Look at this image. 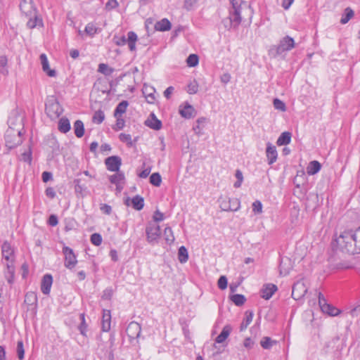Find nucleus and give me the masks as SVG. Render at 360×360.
I'll use <instances>...</instances> for the list:
<instances>
[{"mask_svg": "<svg viewBox=\"0 0 360 360\" xmlns=\"http://www.w3.org/2000/svg\"><path fill=\"white\" fill-rule=\"evenodd\" d=\"M231 7L229 9V16L221 20V23L226 30H238L242 21L243 11H250V5L243 0H229Z\"/></svg>", "mask_w": 360, "mask_h": 360, "instance_id": "obj_1", "label": "nucleus"}, {"mask_svg": "<svg viewBox=\"0 0 360 360\" xmlns=\"http://www.w3.org/2000/svg\"><path fill=\"white\" fill-rule=\"evenodd\" d=\"M354 241L352 229L345 231L335 240L337 250L349 255L359 254Z\"/></svg>", "mask_w": 360, "mask_h": 360, "instance_id": "obj_2", "label": "nucleus"}, {"mask_svg": "<svg viewBox=\"0 0 360 360\" xmlns=\"http://www.w3.org/2000/svg\"><path fill=\"white\" fill-rule=\"evenodd\" d=\"M295 46V42L294 39L288 35H286L279 41L278 45H274L270 48L269 54L273 58H276L277 56L281 55L283 53L290 51Z\"/></svg>", "mask_w": 360, "mask_h": 360, "instance_id": "obj_3", "label": "nucleus"}, {"mask_svg": "<svg viewBox=\"0 0 360 360\" xmlns=\"http://www.w3.org/2000/svg\"><path fill=\"white\" fill-rule=\"evenodd\" d=\"M22 129H15L11 127V129H7L5 134L6 146L10 150L16 148L22 143Z\"/></svg>", "mask_w": 360, "mask_h": 360, "instance_id": "obj_4", "label": "nucleus"}, {"mask_svg": "<svg viewBox=\"0 0 360 360\" xmlns=\"http://www.w3.org/2000/svg\"><path fill=\"white\" fill-rule=\"evenodd\" d=\"M137 40L138 36L133 31H130L127 33V37H126L124 35L122 37L115 35L112 38V41L117 46H122L127 44L129 49L131 51H136V42L137 41Z\"/></svg>", "mask_w": 360, "mask_h": 360, "instance_id": "obj_5", "label": "nucleus"}, {"mask_svg": "<svg viewBox=\"0 0 360 360\" xmlns=\"http://www.w3.org/2000/svg\"><path fill=\"white\" fill-rule=\"evenodd\" d=\"M45 106L46 113L51 120L59 117L63 112V108L60 103L53 96L46 101Z\"/></svg>", "mask_w": 360, "mask_h": 360, "instance_id": "obj_6", "label": "nucleus"}, {"mask_svg": "<svg viewBox=\"0 0 360 360\" xmlns=\"http://www.w3.org/2000/svg\"><path fill=\"white\" fill-rule=\"evenodd\" d=\"M146 240L153 245L158 243L161 236L160 226L154 222H148L146 227Z\"/></svg>", "mask_w": 360, "mask_h": 360, "instance_id": "obj_7", "label": "nucleus"}, {"mask_svg": "<svg viewBox=\"0 0 360 360\" xmlns=\"http://www.w3.org/2000/svg\"><path fill=\"white\" fill-rule=\"evenodd\" d=\"M319 304L321 311L329 316H336L341 313L340 309L327 302V300L321 292L319 293Z\"/></svg>", "mask_w": 360, "mask_h": 360, "instance_id": "obj_8", "label": "nucleus"}, {"mask_svg": "<svg viewBox=\"0 0 360 360\" xmlns=\"http://www.w3.org/2000/svg\"><path fill=\"white\" fill-rule=\"evenodd\" d=\"M62 252L65 255V266L67 269L72 270L77 263V257L73 250L68 246L64 245Z\"/></svg>", "mask_w": 360, "mask_h": 360, "instance_id": "obj_9", "label": "nucleus"}, {"mask_svg": "<svg viewBox=\"0 0 360 360\" xmlns=\"http://www.w3.org/2000/svg\"><path fill=\"white\" fill-rule=\"evenodd\" d=\"M220 208L223 211H238L240 206V202L238 198L220 199Z\"/></svg>", "mask_w": 360, "mask_h": 360, "instance_id": "obj_10", "label": "nucleus"}, {"mask_svg": "<svg viewBox=\"0 0 360 360\" xmlns=\"http://www.w3.org/2000/svg\"><path fill=\"white\" fill-rule=\"evenodd\" d=\"M106 169L110 172H119L122 165V158L118 155H111L104 160Z\"/></svg>", "mask_w": 360, "mask_h": 360, "instance_id": "obj_11", "label": "nucleus"}, {"mask_svg": "<svg viewBox=\"0 0 360 360\" xmlns=\"http://www.w3.org/2000/svg\"><path fill=\"white\" fill-rule=\"evenodd\" d=\"M125 332L129 338V342H132L134 340H136L138 338H139L141 335V325L136 321H131L128 324Z\"/></svg>", "mask_w": 360, "mask_h": 360, "instance_id": "obj_12", "label": "nucleus"}, {"mask_svg": "<svg viewBox=\"0 0 360 360\" xmlns=\"http://www.w3.org/2000/svg\"><path fill=\"white\" fill-rule=\"evenodd\" d=\"M19 7L21 13L25 15V17L38 11L34 4L33 0H21Z\"/></svg>", "mask_w": 360, "mask_h": 360, "instance_id": "obj_13", "label": "nucleus"}, {"mask_svg": "<svg viewBox=\"0 0 360 360\" xmlns=\"http://www.w3.org/2000/svg\"><path fill=\"white\" fill-rule=\"evenodd\" d=\"M28 18L27 22V27L29 29H34L37 27H43L44 22L41 17L39 15L38 11H35L32 15L27 16Z\"/></svg>", "mask_w": 360, "mask_h": 360, "instance_id": "obj_14", "label": "nucleus"}, {"mask_svg": "<svg viewBox=\"0 0 360 360\" xmlns=\"http://www.w3.org/2000/svg\"><path fill=\"white\" fill-rule=\"evenodd\" d=\"M179 112L181 116L185 119H191L196 114V111L193 106L187 101L180 105Z\"/></svg>", "mask_w": 360, "mask_h": 360, "instance_id": "obj_15", "label": "nucleus"}, {"mask_svg": "<svg viewBox=\"0 0 360 360\" xmlns=\"http://www.w3.org/2000/svg\"><path fill=\"white\" fill-rule=\"evenodd\" d=\"M278 290V288L275 284L266 283L264 284L260 290V297L266 300H269L273 295Z\"/></svg>", "mask_w": 360, "mask_h": 360, "instance_id": "obj_16", "label": "nucleus"}, {"mask_svg": "<svg viewBox=\"0 0 360 360\" xmlns=\"http://www.w3.org/2000/svg\"><path fill=\"white\" fill-rule=\"evenodd\" d=\"M52 284V275L50 274H46L45 275H44L41 282V290L44 295H49Z\"/></svg>", "mask_w": 360, "mask_h": 360, "instance_id": "obj_17", "label": "nucleus"}, {"mask_svg": "<svg viewBox=\"0 0 360 360\" xmlns=\"http://www.w3.org/2000/svg\"><path fill=\"white\" fill-rule=\"evenodd\" d=\"M266 155L267 158L268 164L269 165L274 164L278 158L276 148L270 142H268L266 143Z\"/></svg>", "mask_w": 360, "mask_h": 360, "instance_id": "obj_18", "label": "nucleus"}, {"mask_svg": "<svg viewBox=\"0 0 360 360\" xmlns=\"http://www.w3.org/2000/svg\"><path fill=\"white\" fill-rule=\"evenodd\" d=\"M144 124L156 131L160 130L162 127V122L158 119L153 112L150 114L148 119L144 122Z\"/></svg>", "mask_w": 360, "mask_h": 360, "instance_id": "obj_19", "label": "nucleus"}, {"mask_svg": "<svg viewBox=\"0 0 360 360\" xmlns=\"http://www.w3.org/2000/svg\"><path fill=\"white\" fill-rule=\"evenodd\" d=\"M37 295L34 292L30 291L25 294L24 302L31 307L30 309L34 311V314L37 313Z\"/></svg>", "mask_w": 360, "mask_h": 360, "instance_id": "obj_20", "label": "nucleus"}, {"mask_svg": "<svg viewBox=\"0 0 360 360\" xmlns=\"http://www.w3.org/2000/svg\"><path fill=\"white\" fill-rule=\"evenodd\" d=\"M42 70L46 73L49 77H54L56 76V72L55 70L50 69L49 60L45 53H41L39 56Z\"/></svg>", "mask_w": 360, "mask_h": 360, "instance_id": "obj_21", "label": "nucleus"}, {"mask_svg": "<svg viewBox=\"0 0 360 360\" xmlns=\"http://www.w3.org/2000/svg\"><path fill=\"white\" fill-rule=\"evenodd\" d=\"M14 259H11L6 264V269L4 271V276L9 284H12L14 281L15 266Z\"/></svg>", "mask_w": 360, "mask_h": 360, "instance_id": "obj_22", "label": "nucleus"}, {"mask_svg": "<svg viewBox=\"0 0 360 360\" xmlns=\"http://www.w3.org/2000/svg\"><path fill=\"white\" fill-rule=\"evenodd\" d=\"M306 292L307 289L304 288L303 283H295L292 286V297L294 300H300L304 296Z\"/></svg>", "mask_w": 360, "mask_h": 360, "instance_id": "obj_23", "label": "nucleus"}, {"mask_svg": "<svg viewBox=\"0 0 360 360\" xmlns=\"http://www.w3.org/2000/svg\"><path fill=\"white\" fill-rule=\"evenodd\" d=\"M2 257L8 262H11V257L14 255V250L11 243L5 240L1 246Z\"/></svg>", "mask_w": 360, "mask_h": 360, "instance_id": "obj_24", "label": "nucleus"}, {"mask_svg": "<svg viewBox=\"0 0 360 360\" xmlns=\"http://www.w3.org/2000/svg\"><path fill=\"white\" fill-rule=\"evenodd\" d=\"M111 314L110 310L103 309L102 316V330L108 332L110 330Z\"/></svg>", "mask_w": 360, "mask_h": 360, "instance_id": "obj_25", "label": "nucleus"}, {"mask_svg": "<svg viewBox=\"0 0 360 360\" xmlns=\"http://www.w3.org/2000/svg\"><path fill=\"white\" fill-rule=\"evenodd\" d=\"M232 330V328L230 325H226L220 332V333L215 338V342L217 343H222L224 342L227 338L229 336Z\"/></svg>", "mask_w": 360, "mask_h": 360, "instance_id": "obj_26", "label": "nucleus"}, {"mask_svg": "<svg viewBox=\"0 0 360 360\" xmlns=\"http://www.w3.org/2000/svg\"><path fill=\"white\" fill-rule=\"evenodd\" d=\"M172 28V24L167 18H162L155 25V29L160 32L169 31Z\"/></svg>", "mask_w": 360, "mask_h": 360, "instance_id": "obj_27", "label": "nucleus"}, {"mask_svg": "<svg viewBox=\"0 0 360 360\" xmlns=\"http://www.w3.org/2000/svg\"><path fill=\"white\" fill-rule=\"evenodd\" d=\"M71 129L70 120L66 117H61L58 123V129L63 134L68 133Z\"/></svg>", "mask_w": 360, "mask_h": 360, "instance_id": "obj_28", "label": "nucleus"}, {"mask_svg": "<svg viewBox=\"0 0 360 360\" xmlns=\"http://www.w3.org/2000/svg\"><path fill=\"white\" fill-rule=\"evenodd\" d=\"M115 174L109 176V181L112 184H124L125 176L122 171L115 172Z\"/></svg>", "mask_w": 360, "mask_h": 360, "instance_id": "obj_29", "label": "nucleus"}, {"mask_svg": "<svg viewBox=\"0 0 360 360\" xmlns=\"http://www.w3.org/2000/svg\"><path fill=\"white\" fill-rule=\"evenodd\" d=\"M292 134L289 131H284L281 134L276 141V144L278 146H286L291 141Z\"/></svg>", "mask_w": 360, "mask_h": 360, "instance_id": "obj_30", "label": "nucleus"}, {"mask_svg": "<svg viewBox=\"0 0 360 360\" xmlns=\"http://www.w3.org/2000/svg\"><path fill=\"white\" fill-rule=\"evenodd\" d=\"M128 106L129 102L127 101H122L120 103L117 104V105L115 107L114 110V117H117V116H122V114L126 112Z\"/></svg>", "mask_w": 360, "mask_h": 360, "instance_id": "obj_31", "label": "nucleus"}, {"mask_svg": "<svg viewBox=\"0 0 360 360\" xmlns=\"http://www.w3.org/2000/svg\"><path fill=\"white\" fill-rule=\"evenodd\" d=\"M321 169V164L317 160H312L309 163L307 167V172L309 175L317 174Z\"/></svg>", "mask_w": 360, "mask_h": 360, "instance_id": "obj_32", "label": "nucleus"}, {"mask_svg": "<svg viewBox=\"0 0 360 360\" xmlns=\"http://www.w3.org/2000/svg\"><path fill=\"white\" fill-rule=\"evenodd\" d=\"M131 203L134 210L140 211L144 207V198L139 195H136L131 198Z\"/></svg>", "mask_w": 360, "mask_h": 360, "instance_id": "obj_33", "label": "nucleus"}, {"mask_svg": "<svg viewBox=\"0 0 360 360\" xmlns=\"http://www.w3.org/2000/svg\"><path fill=\"white\" fill-rule=\"evenodd\" d=\"M74 132L77 138H82L85 132L84 125L82 120H77L74 122Z\"/></svg>", "mask_w": 360, "mask_h": 360, "instance_id": "obj_34", "label": "nucleus"}, {"mask_svg": "<svg viewBox=\"0 0 360 360\" xmlns=\"http://www.w3.org/2000/svg\"><path fill=\"white\" fill-rule=\"evenodd\" d=\"M230 300L237 307L243 306L246 302V297L242 294H233L229 295Z\"/></svg>", "mask_w": 360, "mask_h": 360, "instance_id": "obj_35", "label": "nucleus"}, {"mask_svg": "<svg viewBox=\"0 0 360 360\" xmlns=\"http://www.w3.org/2000/svg\"><path fill=\"white\" fill-rule=\"evenodd\" d=\"M142 91L146 98H150V100H149L148 102L150 103H153L155 99V97L154 96V92L155 91V89L148 86L146 84H144Z\"/></svg>", "mask_w": 360, "mask_h": 360, "instance_id": "obj_36", "label": "nucleus"}, {"mask_svg": "<svg viewBox=\"0 0 360 360\" xmlns=\"http://www.w3.org/2000/svg\"><path fill=\"white\" fill-rule=\"evenodd\" d=\"M178 259L181 264L186 263L188 259V250L184 245L181 246L178 250Z\"/></svg>", "mask_w": 360, "mask_h": 360, "instance_id": "obj_37", "label": "nucleus"}, {"mask_svg": "<svg viewBox=\"0 0 360 360\" xmlns=\"http://www.w3.org/2000/svg\"><path fill=\"white\" fill-rule=\"evenodd\" d=\"M253 311H247L245 312V318L243 319V322L241 323L240 326V330L243 331L245 330L248 325L251 323L253 318Z\"/></svg>", "mask_w": 360, "mask_h": 360, "instance_id": "obj_38", "label": "nucleus"}, {"mask_svg": "<svg viewBox=\"0 0 360 360\" xmlns=\"http://www.w3.org/2000/svg\"><path fill=\"white\" fill-rule=\"evenodd\" d=\"M73 184L75 185V193L78 195H79L81 197L84 196L83 192L86 189V187L84 184H81V179H75L73 181Z\"/></svg>", "mask_w": 360, "mask_h": 360, "instance_id": "obj_39", "label": "nucleus"}, {"mask_svg": "<svg viewBox=\"0 0 360 360\" xmlns=\"http://www.w3.org/2000/svg\"><path fill=\"white\" fill-rule=\"evenodd\" d=\"M119 139L120 141L123 143H126L127 147L131 148L134 146V142L136 141L137 138H135L134 141L131 140V136L130 134L121 133L119 135Z\"/></svg>", "mask_w": 360, "mask_h": 360, "instance_id": "obj_40", "label": "nucleus"}, {"mask_svg": "<svg viewBox=\"0 0 360 360\" xmlns=\"http://www.w3.org/2000/svg\"><path fill=\"white\" fill-rule=\"evenodd\" d=\"M163 235L164 238L168 245H171L174 243L175 238L171 227H165Z\"/></svg>", "mask_w": 360, "mask_h": 360, "instance_id": "obj_41", "label": "nucleus"}, {"mask_svg": "<svg viewBox=\"0 0 360 360\" xmlns=\"http://www.w3.org/2000/svg\"><path fill=\"white\" fill-rule=\"evenodd\" d=\"M126 76V73H124V74H122L121 75H120L119 77H117V78H115L114 80H111L109 82V85H110V89L108 91H103V93H107L108 94H109L111 91H115V87L117 86L118 85V84L120 83V81L122 80V79Z\"/></svg>", "mask_w": 360, "mask_h": 360, "instance_id": "obj_42", "label": "nucleus"}, {"mask_svg": "<svg viewBox=\"0 0 360 360\" xmlns=\"http://www.w3.org/2000/svg\"><path fill=\"white\" fill-rule=\"evenodd\" d=\"M149 182L153 186L159 187L162 183V177L159 172L153 173L149 177Z\"/></svg>", "mask_w": 360, "mask_h": 360, "instance_id": "obj_43", "label": "nucleus"}, {"mask_svg": "<svg viewBox=\"0 0 360 360\" xmlns=\"http://www.w3.org/2000/svg\"><path fill=\"white\" fill-rule=\"evenodd\" d=\"M114 70V68L109 67L108 65L105 63H100L98 65V71L105 76L111 75Z\"/></svg>", "mask_w": 360, "mask_h": 360, "instance_id": "obj_44", "label": "nucleus"}, {"mask_svg": "<svg viewBox=\"0 0 360 360\" xmlns=\"http://www.w3.org/2000/svg\"><path fill=\"white\" fill-rule=\"evenodd\" d=\"M276 343H277V341L272 340L271 338L267 337V336L264 337L260 341V345H261L262 347L264 348V349H271V347L274 345H276Z\"/></svg>", "mask_w": 360, "mask_h": 360, "instance_id": "obj_45", "label": "nucleus"}, {"mask_svg": "<svg viewBox=\"0 0 360 360\" xmlns=\"http://www.w3.org/2000/svg\"><path fill=\"white\" fill-rule=\"evenodd\" d=\"M8 59L6 56H0V73L4 76L8 75V70L7 68Z\"/></svg>", "mask_w": 360, "mask_h": 360, "instance_id": "obj_46", "label": "nucleus"}, {"mask_svg": "<svg viewBox=\"0 0 360 360\" xmlns=\"http://www.w3.org/2000/svg\"><path fill=\"white\" fill-rule=\"evenodd\" d=\"M354 16V11L349 7L345 9L344 13L340 19L342 24H346Z\"/></svg>", "mask_w": 360, "mask_h": 360, "instance_id": "obj_47", "label": "nucleus"}, {"mask_svg": "<svg viewBox=\"0 0 360 360\" xmlns=\"http://www.w3.org/2000/svg\"><path fill=\"white\" fill-rule=\"evenodd\" d=\"M199 57L197 54L191 53L186 58L187 65L190 68H194L198 65Z\"/></svg>", "mask_w": 360, "mask_h": 360, "instance_id": "obj_48", "label": "nucleus"}, {"mask_svg": "<svg viewBox=\"0 0 360 360\" xmlns=\"http://www.w3.org/2000/svg\"><path fill=\"white\" fill-rule=\"evenodd\" d=\"M105 120L104 112L101 110H96L92 117V122L96 124H101Z\"/></svg>", "mask_w": 360, "mask_h": 360, "instance_id": "obj_49", "label": "nucleus"}, {"mask_svg": "<svg viewBox=\"0 0 360 360\" xmlns=\"http://www.w3.org/2000/svg\"><path fill=\"white\" fill-rule=\"evenodd\" d=\"M20 160L28 163L30 165L32 164V152L31 146H29V149L27 151H25L23 153H22Z\"/></svg>", "mask_w": 360, "mask_h": 360, "instance_id": "obj_50", "label": "nucleus"}, {"mask_svg": "<svg viewBox=\"0 0 360 360\" xmlns=\"http://www.w3.org/2000/svg\"><path fill=\"white\" fill-rule=\"evenodd\" d=\"M98 27H96L94 23H88L84 29V32L89 36L93 37L98 32Z\"/></svg>", "mask_w": 360, "mask_h": 360, "instance_id": "obj_51", "label": "nucleus"}, {"mask_svg": "<svg viewBox=\"0 0 360 360\" xmlns=\"http://www.w3.org/2000/svg\"><path fill=\"white\" fill-rule=\"evenodd\" d=\"M79 316H80V319H81V323L78 326V329L82 335L86 336V333L87 325L85 321V315L83 313V314H81L79 315Z\"/></svg>", "mask_w": 360, "mask_h": 360, "instance_id": "obj_52", "label": "nucleus"}, {"mask_svg": "<svg viewBox=\"0 0 360 360\" xmlns=\"http://www.w3.org/2000/svg\"><path fill=\"white\" fill-rule=\"evenodd\" d=\"M16 353L19 360H23L25 358V349L23 342L20 340L17 343Z\"/></svg>", "mask_w": 360, "mask_h": 360, "instance_id": "obj_53", "label": "nucleus"}, {"mask_svg": "<svg viewBox=\"0 0 360 360\" xmlns=\"http://www.w3.org/2000/svg\"><path fill=\"white\" fill-rule=\"evenodd\" d=\"M102 236L98 233H92L90 236V241L95 246H99L102 243Z\"/></svg>", "mask_w": 360, "mask_h": 360, "instance_id": "obj_54", "label": "nucleus"}, {"mask_svg": "<svg viewBox=\"0 0 360 360\" xmlns=\"http://www.w3.org/2000/svg\"><path fill=\"white\" fill-rule=\"evenodd\" d=\"M116 118V122L115 125L112 126V129L115 131H117L122 129L124 127L125 120L121 116H117V117Z\"/></svg>", "mask_w": 360, "mask_h": 360, "instance_id": "obj_55", "label": "nucleus"}, {"mask_svg": "<svg viewBox=\"0 0 360 360\" xmlns=\"http://www.w3.org/2000/svg\"><path fill=\"white\" fill-rule=\"evenodd\" d=\"M274 107L275 109L285 112L286 110L285 103L279 98H274L273 101Z\"/></svg>", "mask_w": 360, "mask_h": 360, "instance_id": "obj_56", "label": "nucleus"}, {"mask_svg": "<svg viewBox=\"0 0 360 360\" xmlns=\"http://www.w3.org/2000/svg\"><path fill=\"white\" fill-rule=\"evenodd\" d=\"M198 91V84L196 80H193L187 85V92L189 94H195Z\"/></svg>", "mask_w": 360, "mask_h": 360, "instance_id": "obj_57", "label": "nucleus"}, {"mask_svg": "<svg viewBox=\"0 0 360 360\" xmlns=\"http://www.w3.org/2000/svg\"><path fill=\"white\" fill-rule=\"evenodd\" d=\"M355 244L357 248L358 253H360V226L355 230H352Z\"/></svg>", "mask_w": 360, "mask_h": 360, "instance_id": "obj_58", "label": "nucleus"}, {"mask_svg": "<svg viewBox=\"0 0 360 360\" xmlns=\"http://www.w3.org/2000/svg\"><path fill=\"white\" fill-rule=\"evenodd\" d=\"M235 176L237 179L236 181L234 183L233 186L236 188L240 187L242 182L243 181V173L240 169H237L236 171Z\"/></svg>", "mask_w": 360, "mask_h": 360, "instance_id": "obj_59", "label": "nucleus"}, {"mask_svg": "<svg viewBox=\"0 0 360 360\" xmlns=\"http://www.w3.org/2000/svg\"><path fill=\"white\" fill-rule=\"evenodd\" d=\"M228 285V279L226 276H221L217 281V286L220 290L226 289Z\"/></svg>", "mask_w": 360, "mask_h": 360, "instance_id": "obj_60", "label": "nucleus"}, {"mask_svg": "<svg viewBox=\"0 0 360 360\" xmlns=\"http://www.w3.org/2000/svg\"><path fill=\"white\" fill-rule=\"evenodd\" d=\"M164 219V214L161 212L160 210H157L154 212L153 216V221H150L149 222H154L155 224L162 221Z\"/></svg>", "mask_w": 360, "mask_h": 360, "instance_id": "obj_61", "label": "nucleus"}, {"mask_svg": "<svg viewBox=\"0 0 360 360\" xmlns=\"http://www.w3.org/2000/svg\"><path fill=\"white\" fill-rule=\"evenodd\" d=\"M112 295H113L112 289L111 288H107L103 291L101 298L103 300H111Z\"/></svg>", "mask_w": 360, "mask_h": 360, "instance_id": "obj_62", "label": "nucleus"}, {"mask_svg": "<svg viewBox=\"0 0 360 360\" xmlns=\"http://www.w3.org/2000/svg\"><path fill=\"white\" fill-rule=\"evenodd\" d=\"M252 211L255 214H260L262 212V204L261 201L257 200L252 203Z\"/></svg>", "mask_w": 360, "mask_h": 360, "instance_id": "obj_63", "label": "nucleus"}, {"mask_svg": "<svg viewBox=\"0 0 360 360\" xmlns=\"http://www.w3.org/2000/svg\"><path fill=\"white\" fill-rule=\"evenodd\" d=\"M119 6V3L117 0H108L105 4V8L107 11H111Z\"/></svg>", "mask_w": 360, "mask_h": 360, "instance_id": "obj_64", "label": "nucleus"}]
</instances>
